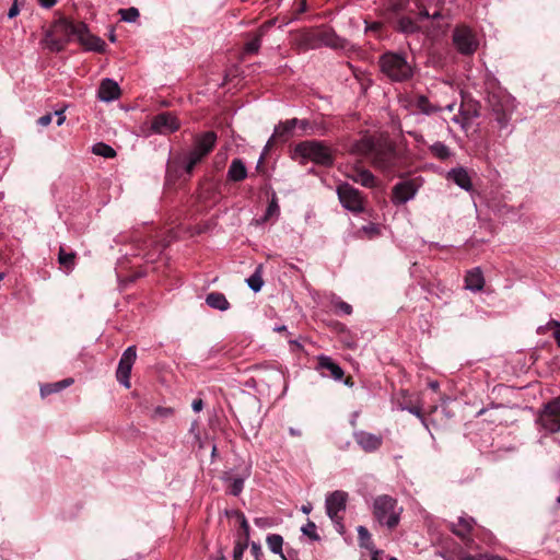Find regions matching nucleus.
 <instances>
[{
    "mask_svg": "<svg viewBox=\"0 0 560 560\" xmlns=\"http://www.w3.org/2000/svg\"><path fill=\"white\" fill-rule=\"evenodd\" d=\"M357 151L368 158L372 165L383 173L390 174L400 163L396 144L387 136L364 137L355 144Z\"/></svg>",
    "mask_w": 560,
    "mask_h": 560,
    "instance_id": "nucleus-1",
    "label": "nucleus"
},
{
    "mask_svg": "<svg viewBox=\"0 0 560 560\" xmlns=\"http://www.w3.org/2000/svg\"><path fill=\"white\" fill-rule=\"evenodd\" d=\"M293 158L299 159L300 164L308 161L324 167H330L335 163L334 150L319 140H305L299 142L293 150Z\"/></svg>",
    "mask_w": 560,
    "mask_h": 560,
    "instance_id": "nucleus-2",
    "label": "nucleus"
},
{
    "mask_svg": "<svg viewBox=\"0 0 560 560\" xmlns=\"http://www.w3.org/2000/svg\"><path fill=\"white\" fill-rule=\"evenodd\" d=\"M487 105L499 129H505L515 109L514 97L502 88L493 86L488 91Z\"/></svg>",
    "mask_w": 560,
    "mask_h": 560,
    "instance_id": "nucleus-3",
    "label": "nucleus"
},
{
    "mask_svg": "<svg viewBox=\"0 0 560 560\" xmlns=\"http://www.w3.org/2000/svg\"><path fill=\"white\" fill-rule=\"evenodd\" d=\"M217 140L218 136L212 130L194 137L192 149L189 151L184 165L185 172L188 176L192 174L196 165L202 162V160L211 153L215 147Z\"/></svg>",
    "mask_w": 560,
    "mask_h": 560,
    "instance_id": "nucleus-4",
    "label": "nucleus"
},
{
    "mask_svg": "<svg viewBox=\"0 0 560 560\" xmlns=\"http://www.w3.org/2000/svg\"><path fill=\"white\" fill-rule=\"evenodd\" d=\"M382 72L392 81L404 82L412 78L413 70L404 55L385 52L380 57Z\"/></svg>",
    "mask_w": 560,
    "mask_h": 560,
    "instance_id": "nucleus-5",
    "label": "nucleus"
},
{
    "mask_svg": "<svg viewBox=\"0 0 560 560\" xmlns=\"http://www.w3.org/2000/svg\"><path fill=\"white\" fill-rule=\"evenodd\" d=\"M402 509L398 506L395 498L382 494L373 501V515L375 520L388 528H394L398 525Z\"/></svg>",
    "mask_w": 560,
    "mask_h": 560,
    "instance_id": "nucleus-6",
    "label": "nucleus"
},
{
    "mask_svg": "<svg viewBox=\"0 0 560 560\" xmlns=\"http://www.w3.org/2000/svg\"><path fill=\"white\" fill-rule=\"evenodd\" d=\"M452 42L456 50L464 56H471L479 47L476 33L467 25L459 24L453 30Z\"/></svg>",
    "mask_w": 560,
    "mask_h": 560,
    "instance_id": "nucleus-7",
    "label": "nucleus"
},
{
    "mask_svg": "<svg viewBox=\"0 0 560 560\" xmlns=\"http://www.w3.org/2000/svg\"><path fill=\"white\" fill-rule=\"evenodd\" d=\"M72 36L77 37L79 44L89 51L104 52L106 43L98 36L92 34L83 22L72 21Z\"/></svg>",
    "mask_w": 560,
    "mask_h": 560,
    "instance_id": "nucleus-8",
    "label": "nucleus"
},
{
    "mask_svg": "<svg viewBox=\"0 0 560 560\" xmlns=\"http://www.w3.org/2000/svg\"><path fill=\"white\" fill-rule=\"evenodd\" d=\"M337 195L341 205L349 211L360 213L364 210V197L350 184H340L337 187Z\"/></svg>",
    "mask_w": 560,
    "mask_h": 560,
    "instance_id": "nucleus-9",
    "label": "nucleus"
},
{
    "mask_svg": "<svg viewBox=\"0 0 560 560\" xmlns=\"http://www.w3.org/2000/svg\"><path fill=\"white\" fill-rule=\"evenodd\" d=\"M237 472L234 475L233 471H224L222 475L223 482L228 483V493L237 497L244 489L245 481L252 475V464L244 463L236 468Z\"/></svg>",
    "mask_w": 560,
    "mask_h": 560,
    "instance_id": "nucleus-10",
    "label": "nucleus"
},
{
    "mask_svg": "<svg viewBox=\"0 0 560 560\" xmlns=\"http://www.w3.org/2000/svg\"><path fill=\"white\" fill-rule=\"evenodd\" d=\"M538 422L549 433L560 431V397L545 405L539 415Z\"/></svg>",
    "mask_w": 560,
    "mask_h": 560,
    "instance_id": "nucleus-11",
    "label": "nucleus"
},
{
    "mask_svg": "<svg viewBox=\"0 0 560 560\" xmlns=\"http://www.w3.org/2000/svg\"><path fill=\"white\" fill-rule=\"evenodd\" d=\"M348 493L342 490H336L326 497L325 506L329 518L342 528V516L339 515L347 506Z\"/></svg>",
    "mask_w": 560,
    "mask_h": 560,
    "instance_id": "nucleus-12",
    "label": "nucleus"
},
{
    "mask_svg": "<svg viewBox=\"0 0 560 560\" xmlns=\"http://www.w3.org/2000/svg\"><path fill=\"white\" fill-rule=\"evenodd\" d=\"M313 38L315 39V44L313 45H324L327 47H330L332 49H346L348 47V40L340 37L336 34V32L332 28L323 27L317 30L313 34Z\"/></svg>",
    "mask_w": 560,
    "mask_h": 560,
    "instance_id": "nucleus-13",
    "label": "nucleus"
},
{
    "mask_svg": "<svg viewBox=\"0 0 560 560\" xmlns=\"http://www.w3.org/2000/svg\"><path fill=\"white\" fill-rule=\"evenodd\" d=\"M420 187L418 178H412L408 180H402L397 183L392 190L393 194V202L396 205H401L412 199Z\"/></svg>",
    "mask_w": 560,
    "mask_h": 560,
    "instance_id": "nucleus-14",
    "label": "nucleus"
},
{
    "mask_svg": "<svg viewBox=\"0 0 560 560\" xmlns=\"http://www.w3.org/2000/svg\"><path fill=\"white\" fill-rule=\"evenodd\" d=\"M137 359V352H122L116 371L117 381L130 388V373Z\"/></svg>",
    "mask_w": 560,
    "mask_h": 560,
    "instance_id": "nucleus-15",
    "label": "nucleus"
},
{
    "mask_svg": "<svg viewBox=\"0 0 560 560\" xmlns=\"http://www.w3.org/2000/svg\"><path fill=\"white\" fill-rule=\"evenodd\" d=\"M355 443L366 453L377 451L383 444L382 435H376L363 430L353 432Z\"/></svg>",
    "mask_w": 560,
    "mask_h": 560,
    "instance_id": "nucleus-16",
    "label": "nucleus"
},
{
    "mask_svg": "<svg viewBox=\"0 0 560 560\" xmlns=\"http://www.w3.org/2000/svg\"><path fill=\"white\" fill-rule=\"evenodd\" d=\"M299 119L292 118L288 119L283 122H280L269 138L265 150H269L277 141H287L292 132V130L298 126Z\"/></svg>",
    "mask_w": 560,
    "mask_h": 560,
    "instance_id": "nucleus-17",
    "label": "nucleus"
},
{
    "mask_svg": "<svg viewBox=\"0 0 560 560\" xmlns=\"http://www.w3.org/2000/svg\"><path fill=\"white\" fill-rule=\"evenodd\" d=\"M317 369L322 372L323 376H329L335 381H341L343 377V370L327 355H320L318 358Z\"/></svg>",
    "mask_w": 560,
    "mask_h": 560,
    "instance_id": "nucleus-18",
    "label": "nucleus"
},
{
    "mask_svg": "<svg viewBox=\"0 0 560 560\" xmlns=\"http://www.w3.org/2000/svg\"><path fill=\"white\" fill-rule=\"evenodd\" d=\"M348 177L366 188H374L377 186L376 177L365 168L353 167L349 173Z\"/></svg>",
    "mask_w": 560,
    "mask_h": 560,
    "instance_id": "nucleus-19",
    "label": "nucleus"
},
{
    "mask_svg": "<svg viewBox=\"0 0 560 560\" xmlns=\"http://www.w3.org/2000/svg\"><path fill=\"white\" fill-rule=\"evenodd\" d=\"M153 127L159 132L175 131L179 128L178 120L170 113H161L153 119Z\"/></svg>",
    "mask_w": 560,
    "mask_h": 560,
    "instance_id": "nucleus-20",
    "label": "nucleus"
},
{
    "mask_svg": "<svg viewBox=\"0 0 560 560\" xmlns=\"http://www.w3.org/2000/svg\"><path fill=\"white\" fill-rule=\"evenodd\" d=\"M97 94L102 101L110 102L120 96V88L116 81L112 79H104L101 82Z\"/></svg>",
    "mask_w": 560,
    "mask_h": 560,
    "instance_id": "nucleus-21",
    "label": "nucleus"
},
{
    "mask_svg": "<svg viewBox=\"0 0 560 560\" xmlns=\"http://www.w3.org/2000/svg\"><path fill=\"white\" fill-rule=\"evenodd\" d=\"M475 525V520L470 516L463 515L457 518L456 523H451V530L462 539H466Z\"/></svg>",
    "mask_w": 560,
    "mask_h": 560,
    "instance_id": "nucleus-22",
    "label": "nucleus"
},
{
    "mask_svg": "<svg viewBox=\"0 0 560 560\" xmlns=\"http://www.w3.org/2000/svg\"><path fill=\"white\" fill-rule=\"evenodd\" d=\"M447 177L454 180L456 185H458L460 188L467 191H469L472 187L470 177L467 171L463 167L450 171Z\"/></svg>",
    "mask_w": 560,
    "mask_h": 560,
    "instance_id": "nucleus-23",
    "label": "nucleus"
},
{
    "mask_svg": "<svg viewBox=\"0 0 560 560\" xmlns=\"http://www.w3.org/2000/svg\"><path fill=\"white\" fill-rule=\"evenodd\" d=\"M247 177L245 164L240 159H234L228 171V179L232 182H242Z\"/></svg>",
    "mask_w": 560,
    "mask_h": 560,
    "instance_id": "nucleus-24",
    "label": "nucleus"
},
{
    "mask_svg": "<svg viewBox=\"0 0 560 560\" xmlns=\"http://www.w3.org/2000/svg\"><path fill=\"white\" fill-rule=\"evenodd\" d=\"M412 106L421 114L432 115L441 110V108L432 104L424 95H417L412 100Z\"/></svg>",
    "mask_w": 560,
    "mask_h": 560,
    "instance_id": "nucleus-25",
    "label": "nucleus"
},
{
    "mask_svg": "<svg viewBox=\"0 0 560 560\" xmlns=\"http://www.w3.org/2000/svg\"><path fill=\"white\" fill-rule=\"evenodd\" d=\"M466 287L474 291H479L483 288L485 279L480 269L476 268L467 272L465 277Z\"/></svg>",
    "mask_w": 560,
    "mask_h": 560,
    "instance_id": "nucleus-26",
    "label": "nucleus"
},
{
    "mask_svg": "<svg viewBox=\"0 0 560 560\" xmlns=\"http://www.w3.org/2000/svg\"><path fill=\"white\" fill-rule=\"evenodd\" d=\"M206 303L215 310L226 311L230 308V303L225 295L221 292H211L206 298Z\"/></svg>",
    "mask_w": 560,
    "mask_h": 560,
    "instance_id": "nucleus-27",
    "label": "nucleus"
},
{
    "mask_svg": "<svg viewBox=\"0 0 560 560\" xmlns=\"http://www.w3.org/2000/svg\"><path fill=\"white\" fill-rule=\"evenodd\" d=\"M394 27L401 33L412 34L416 33L419 27L417 23L409 16H398L394 22Z\"/></svg>",
    "mask_w": 560,
    "mask_h": 560,
    "instance_id": "nucleus-28",
    "label": "nucleus"
},
{
    "mask_svg": "<svg viewBox=\"0 0 560 560\" xmlns=\"http://www.w3.org/2000/svg\"><path fill=\"white\" fill-rule=\"evenodd\" d=\"M548 332H550L557 346L560 348V322L550 319L546 325L539 326L537 328V334L539 335H545Z\"/></svg>",
    "mask_w": 560,
    "mask_h": 560,
    "instance_id": "nucleus-29",
    "label": "nucleus"
},
{
    "mask_svg": "<svg viewBox=\"0 0 560 560\" xmlns=\"http://www.w3.org/2000/svg\"><path fill=\"white\" fill-rule=\"evenodd\" d=\"M70 386V378H65L56 383L40 385V396L45 398L51 394L59 393Z\"/></svg>",
    "mask_w": 560,
    "mask_h": 560,
    "instance_id": "nucleus-30",
    "label": "nucleus"
},
{
    "mask_svg": "<svg viewBox=\"0 0 560 560\" xmlns=\"http://www.w3.org/2000/svg\"><path fill=\"white\" fill-rule=\"evenodd\" d=\"M409 0H382V5L388 12L399 15L406 10Z\"/></svg>",
    "mask_w": 560,
    "mask_h": 560,
    "instance_id": "nucleus-31",
    "label": "nucleus"
},
{
    "mask_svg": "<svg viewBox=\"0 0 560 560\" xmlns=\"http://www.w3.org/2000/svg\"><path fill=\"white\" fill-rule=\"evenodd\" d=\"M65 110H66V108L63 107L60 110H56L54 114H51V113L46 114L38 118L37 124L42 127H46L52 121V117L56 116L57 117V121H56L57 126H60L66 120Z\"/></svg>",
    "mask_w": 560,
    "mask_h": 560,
    "instance_id": "nucleus-32",
    "label": "nucleus"
},
{
    "mask_svg": "<svg viewBox=\"0 0 560 560\" xmlns=\"http://www.w3.org/2000/svg\"><path fill=\"white\" fill-rule=\"evenodd\" d=\"M267 546L271 552L278 555L281 553L283 547V538L278 534H270L266 539Z\"/></svg>",
    "mask_w": 560,
    "mask_h": 560,
    "instance_id": "nucleus-33",
    "label": "nucleus"
},
{
    "mask_svg": "<svg viewBox=\"0 0 560 560\" xmlns=\"http://www.w3.org/2000/svg\"><path fill=\"white\" fill-rule=\"evenodd\" d=\"M261 269H262V266L259 265L256 268V270L254 271V273L246 280L248 287L255 292H258L264 284Z\"/></svg>",
    "mask_w": 560,
    "mask_h": 560,
    "instance_id": "nucleus-34",
    "label": "nucleus"
},
{
    "mask_svg": "<svg viewBox=\"0 0 560 560\" xmlns=\"http://www.w3.org/2000/svg\"><path fill=\"white\" fill-rule=\"evenodd\" d=\"M430 152L438 159L445 161L450 158L451 151L447 145L442 142H435L430 147Z\"/></svg>",
    "mask_w": 560,
    "mask_h": 560,
    "instance_id": "nucleus-35",
    "label": "nucleus"
},
{
    "mask_svg": "<svg viewBox=\"0 0 560 560\" xmlns=\"http://www.w3.org/2000/svg\"><path fill=\"white\" fill-rule=\"evenodd\" d=\"M92 152L96 155L104 156L107 159H112L116 156V151L108 144L104 142H98L93 145Z\"/></svg>",
    "mask_w": 560,
    "mask_h": 560,
    "instance_id": "nucleus-36",
    "label": "nucleus"
},
{
    "mask_svg": "<svg viewBox=\"0 0 560 560\" xmlns=\"http://www.w3.org/2000/svg\"><path fill=\"white\" fill-rule=\"evenodd\" d=\"M357 532H358V538H359L360 546L363 548H366L369 550H372L373 544L371 540V534L368 530V528L364 526H359L357 528Z\"/></svg>",
    "mask_w": 560,
    "mask_h": 560,
    "instance_id": "nucleus-37",
    "label": "nucleus"
},
{
    "mask_svg": "<svg viewBox=\"0 0 560 560\" xmlns=\"http://www.w3.org/2000/svg\"><path fill=\"white\" fill-rule=\"evenodd\" d=\"M262 35H264V30L260 28L257 32V34L249 42L246 43L245 51L247 54H256V52H258V50L260 48Z\"/></svg>",
    "mask_w": 560,
    "mask_h": 560,
    "instance_id": "nucleus-38",
    "label": "nucleus"
},
{
    "mask_svg": "<svg viewBox=\"0 0 560 560\" xmlns=\"http://www.w3.org/2000/svg\"><path fill=\"white\" fill-rule=\"evenodd\" d=\"M459 560H506L500 556L491 555V553H478V555H470L465 553L463 555Z\"/></svg>",
    "mask_w": 560,
    "mask_h": 560,
    "instance_id": "nucleus-39",
    "label": "nucleus"
},
{
    "mask_svg": "<svg viewBox=\"0 0 560 560\" xmlns=\"http://www.w3.org/2000/svg\"><path fill=\"white\" fill-rule=\"evenodd\" d=\"M122 21L135 22L139 18V11L136 8L120 9L118 12Z\"/></svg>",
    "mask_w": 560,
    "mask_h": 560,
    "instance_id": "nucleus-40",
    "label": "nucleus"
},
{
    "mask_svg": "<svg viewBox=\"0 0 560 560\" xmlns=\"http://www.w3.org/2000/svg\"><path fill=\"white\" fill-rule=\"evenodd\" d=\"M248 540H237L233 548V560H242L245 550L247 549Z\"/></svg>",
    "mask_w": 560,
    "mask_h": 560,
    "instance_id": "nucleus-41",
    "label": "nucleus"
},
{
    "mask_svg": "<svg viewBox=\"0 0 560 560\" xmlns=\"http://www.w3.org/2000/svg\"><path fill=\"white\" fill-rule=\"evenodd\" d=\"M302 533L310 537L312 540H318L319 536L317 534V528L314 522L308 521L303 527Z\"/></svg>",
    "mask_w": 560,
    "mask_h": 560,
    "instance_id": "nucleus-42",
    "label": "nucleus"
},
{
    "mask_svg": "<svg viewBox=\"0 0 560 560\" xmlns=\"http://www.w3.org/2000/svg\"><path fill=\"white\" fill-rule=\"evenodd\" d=\"M359 232L364 233L368 236V238L372 240L380 234V228L375 224H369L362 226V229Z\"/></svg>",
    "mask_w": 560,
    "mask_h": 560,
    "instance_id": "nucleus-43",
    "label": "nucleus"
},
{
    "mask_svg": "<svg viewBox=\"0 0 560 560\" xmlns=\"http://www.w3.org/2000/svg\"><path fill=\"white\" fill-rule=\"evenodd\" d=\"M172 415H173V409L172 408H170V407H156L153 410L152 417L154 419H160V418L171 417Z\"/></svg>",
    "mask_w": 560,
    "mask_h": 560,
    "instance_id": "nucleus-44",
    "label": "nucleus"
},
{
    "mask_svg": "<svg viewBox=\"0 0 560 560\" xmlns=\"http://www.w3.org/2000/svg\"><path fill=\"white\" fill-rule=\"evenodd\" d=\"M334 307L337 313L342 312L343 314L347 315H350L352 313V306L349 303L341 300L334 302Z\"/></svg>",
    "mask_w": 560,
    "mask_h": 560,
    "instance_id": "nucleus-45",
    "label": "nucleus"
},
{
    "mask_svg": "<svg viewBox=\"0 0 560 560\" xmlns=\"http://www.w3.org/2000/svg\"><path fill=\"white\" fill-rule=\"evenodd\" d=\"M60 266L68 271L70 267V254L66 253L65 249L61 247L59 250V257H58Z\"/></svg>",
    "mask_w": 560,
    "mask_h": 560,
    "instance_id": "nucleus-46",
    "label": "nucleus"
},
{
    "mask_svg": "<svg viewBox=\"0 0 560 560\" xmlns=\"http://www.w3.org/2000/svg\"><path fill=\"white\" fill-rule=\"evenodd\" d=\"M237 517L240 520L241 528L243 529V533H244V539L248 540L249 539L248 522H247L245 515L241 512L237 513Z\"/></svg>",
    "mask_w": 560,
    "mask_h": 560,
    "instance_id": "nucleus-47",
    "label": "nucleus"
},
{
    "mask_svg": "<svg viewBox=\"0 0 560 560\" xmlns=\"http://www.w3.org/2000/svg\"><path fill=\"white\" fill-rule=\"evenodd\" d=\"M278 211H279V206H278L277 201L273 199L269 203V206L267 208V213L266 214H267V217H271V215H273Z\"/></svg>",
    "mask_w": 560,
    "mask_h": 560,
    "instance_id": "nucleus-48",
    "label": "nucleus"
},
{
    "mask_svg": "<svg viewBox=\"0 0 560 560\" xmlns=\"http://www.w3.org/2000/svg\"><path fill=\"white\" fill-rule=\"evenodd\" d=\"M250 552L252 555L254 556L255 559L257 558H261L262 556V551H261V548L258 544L256 542H253L252 544V547H250Z\"/></svg>",
    "mask_w": 560,
    "mask_h": 560,
    "instance_id": "nucleus-49",
    "label": "nucleus"
},
{
    "mask_svg": "<svg viewBox=\"0 0 560 560\" xmlns=\"http://www.w3.org/2000/svg\"><path fill=\"white\" fill-rule=\"evenodd\" d=\"M462 115L464 116L465 119H470L471 117H477L479 116V112L478 109L475 107L472 110L469 108V109H465L462 112Z\"/></svg>",
    "mask_w": 560,
    "mask_h": 560,
    "instance_id": "nucleus-50",
    "label": "nucleus"
},
{
    "mask_svg": "<svg viewBox=\"0 0 560 560\" xmlns=\"http://www.w3.org/2000/svg\"><path fill=\"white\" fill-rule=\"evenodd\" d=\"M19 12H20V9H19L16 0H15L14 3L9 9L8 18L9 19H13V18H15L19 14Z\"/></svg>",
    "mask_w": 560,
    "mask_h": 560,
    "instance_id": "nucleus-51",
    "label": "nucleus"
},
{
    "mask_svg": "<svg viewBox=\"0 0 560 560\" xmlns=\"http://www.w3.org/2000/svg\"><path fill=\"white\" fill-rule=\"evenodd\" d=\"M254 523L258 527H267V526L270 525L269 520L266 518V517H257V518L254 520Z\"/></svg>",
    "mask_w": 560,
    "mask_h": 560,
    "instance_id": "nucleus-52",
    "label": "nucleus"
},
{
    "mask_svg": "<svg viewBox=\"0 0 560 560\" xmlns=\"http://www.w3.org/2000/svg\"><path fill=\"white\" fill-rule=\"evenodd\" d=\"M408 411L410 413L415 415L416 417H418L423 423H425V420H424L421 409L419 407H410V408H408Z\"/></svg>",
    "mask_w": 560,
    "mask_h": 560,
    "instance_id": "nucleus-53",
    "label": "nucleus"
},
{
    "mask_svg": "<svg viewBox=\"0 0 560 560\" xmlns=\"http://www.w3.org/2000/svg\"><path fill=\"white\" fill-rule=\"evenodd\" d=\"M382 28H383V24L380 22H375V23L371 24L370 26H368L366 31L374 32L375 34H378V32H381Z\"/></svg>",
    "mask_w": 560,
    "mask_h": 560,
    "instance_id": "nucleus-54",
    "label": "nucleus"
},
{
    "mask_svg": "<svg viewBox=\"0 0 560 560\" xmlns=\"http://www.w3.org/2000/svg\"><path fill=\"white\" fill-rule=\"evenodd\" d=\"M191 408L195 412H199L203 408V402L201 399H195L191 404Z\"/></svg>",
    "mask_w": 560,
    "mask_h": 560,
    "instance_id": "nucleus-55",
    "label": "nucleus"
},
{
    "mask_svg": "<svg viewBox=\"0 0 560 560\" xmlns=\"http://www.w3.org/2000/svg\"><path fill=\"white\" fill-rule=\"evenodd\" d=\"M56 3V0H39V4L43 8L49 9Z\"/></svg>",
    "mask_w": 560,
    "mask_h": 560,
    "instance_id": "nucleus-56",
    "label": "nucleus"
},
{
    "mask_svg": "<svg viewBox=\"0 0 560 560\" xmlns=\"http://www.w3.org/2000/svg\"><path fill=\"white\" fill-rule=\"evenodd\" d=\"M49 45L55 50H60L62 48V45L59 42H55L54 39L49 42Z\"/></svg>",
    "mask_w": 560,
    "mask_h": 560,
    "instance_id": "nucleus-57",
    "label": "nucleus"
},
{
    "mask_svg": "<svg viewBox=\"0 0 560 560\" xmlns=\"http://www.w3.org/2000/svg\"><path fill=\"white\" fill-rule=\"evenodd\" d=\"M429 387H430L432 390L436 392V390L439 389V387H440L439 382H438V381H431V382H429Z\"/></svg>",
    "mask_w": 560,
    "mask_h": 560,
    "instance_id": "nucleus-58",
    "label": "nucleus"
},
{
    "mask_svg": "<svg viewBox=\"0 0 560 560\" xmlns=\"http://www.w3.org/2000/svg\"><path fill=\"white\" fill-rule=\"evenodd\" d=\"M298 125L300 126L301 129L307 130L310 122L307 120H299Z\"/></svg>",
    "mask_w": 560,
    "mask_h": 560,
    "instance_id": "nucleus-59",
    "label": "nucleus"
},
{
    "mask_svg": "<svg viewBox=\"0 0 560 560\" xmlns=\"http://www.w3.org/2000/svg\"><path fill=\"white\" fill-rule=\"evenodd\" d=\"M282 560H291V551H288L287 553H283V550L281 553H278Z\"/></svg>",
    "mask_w": 560,
    "mask_h": 560,
    "instance_id": "nucleus-60",
    "label": "nucleus"
},
{
    "mask_svg": "<svg viewBox=\"0 0 560 560\" xmlns=\"http://www.w3.org/2000/svg\"><path fill=\"white\" fill-rule=\"evenodd\" d=\"M289 433H290L292 436H300V435L302 434L300 430L294 429V428H290V429H289Z\"/></svg>",
    "mask_w": 560,
    "mask_h": 560,
    "instance_id": "nucleus-61",
    "label": "nucleus"
},
{
    "mask_svg": "<svg viewBox=\"0 0 560 560\" xmlns=\"http://www.w3.org/2000/svg\"><path fill=\"white\" fill-rule=\"evenodd\" d=\"M301 510L304 514H308L312 511V505L311 504L303 505Z\"/></svg>",
    "mask_w": 560,
    "mask_h": 560,
    "instance_id": "nucleus-62",
    "label": "nucleus"
},
{
    "mask_svg": "<svg viewBox=\"0 0 560 560\" xmlns=\"http://www.w3.org/2000/svg\"><path fill=\"white\" fill-rule=\"evenodd\" d=\"M419 15H420L421 18H431L430 13H429L425 9L421 10V11L419 12Z\"/></svg>",
    "mask_w": 560,
    "mask_h": 560,
    "instance_id": "nucleus-63",
    "label": "nucleus"
},
{
    "mask_svg": "<svg viewBox=\"0 0 560 560\" xmlns=\"http://www.w3.org/2000/svg\"><path fill=\"white\" fill-rule=\"evenodd\" d=\"M371 560H381L378 551H375V552L372 555Z\"/></svg>",
    "mask_w": 560,
    "mask_h": 560,
    "instance_id": "nucleus-64",
    "label": "nucleus"
}]
</instances>
